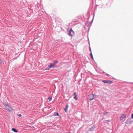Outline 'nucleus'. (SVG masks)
Returning <instances> with one entry per match:
<instances>
[{
  "label": "nucleus",
  "mask_w": 133,
  "mask_h": 133,
  "mask_svg": "<svg viewBox=\"0 0 133 133\" xmlns=\"http://www.w3.org/2000/svg\"><path fill=\"white\" fill-rule=\"evenodd\" d=\"M94 16H93V19L92 20V22L93 21V18H94Z\"/></svg>",
  "instance_id": "nucleus-16"
},
{
  "label": "nucleus",
  "mask_w": 133,
  "mask_h": 133,
  "mask_svg": "<svg viewBox=\"0 0 133 133\" xmlns=\"http://www.w3.org/2000/svg\"><path fill=\"white\" fill-rule=\"evenodd\" d=\"M90 55L91 56V55H92V54H91V52L90 53Z\"/></svg>",
  "instance_id": "nucleus-17"
},
{
  "label": "nucleus",
  "mask_w": 133,
  "mask_h": 133,
  "mask_svg": "<svg viewBox=\"0 0 133 133\" xmlns=\"http://www.w3.org/2000/svg\"><path fill=\"white\" fill-rule=\"evenodd\" d=\"M107 114V112H105V113H103V114L104 115H105L106 114Z\"/></svg>",
  "instance_id": "nucleus-15"
},
{
  "label": "nucleus",
  "mask_w": 133,
  "mask_h": 133,
  "mask_svg": "<svg viewBox=\"0 0 133 133\" xmlns=\"http://www.w3.org/2000/svg\"><path fill=\"white\" fill-rule=\"evenodd\" d=\"M68 105H67L66 108L64 109V110H65V111L66 112H67V111L68 108Z\"/></svg>",
  "instance_id": "nucleus-10"
},
{
  "label": "nucleus",
  "mask_w": 133,
  "mask_h": 133,
  "mask_svg": "<svg viewBox=\"0 0 133 133\" xmlns=\"http://www.w3.org/2000/svg\"><path fill=\"white\" fill-rule=\"evenodd\" d=\"M92 59L94 60V58L93 57L92 55Z\"/></svg>",
  "instance_id": "nucleus-20"
},
{
  "label": "nucleus",
  "mask_w": 133,
  "mask_h": 133,
  "mask_svg": "<svg viewBox=\"0 0 133 133\" xmlns=\"http://www.w3.org/2000/svg\"><path fill=\"white\" fill-rule=\"evenodd\" d=\"M102 81L104 83H108L109 84H111L112 83V81L108 80H103Z\"/></svg>",
  "instance_id": "nucleus-5"
},
{
  "label": "nucleus",
  "mask_w": 133,
  "mask_h": 133,
  "mask_svg": "<svg viewBox=\"0 0 133 133\" xmlns=\"http://www.w3.org/2000/svg\"><path fill=\"white\" fill-rule=\"evenodd\" d=\"M3 104L4 106L5 109L9 112H11L13 111L12 108L8 104L5 102H3Z\"/></svg>",
  "instance_id": "nucleus-1"
},
{
  "label": "nucleus",
  "mask_w": 133,
  "mask_h": 133,
  "mask_svg": "<svg viewBox=\"0 0 133 133\" xmlns=\"http://www.w3.org/2000/svg\"><path fill=\"white\" fill-rule=\"evenodd\" d=\"M92 95H93V96L94 97L93 98H92V100L94 99V98H95L96 97V96L93 94H92Z\"/></svg>",
  "instance_id": "nucleus-12"
},
{
  "label": "nucleus",
  "mask_w": 133,
  "mask_h": 133,
  "mask_svg": "<svg viewBox=\"0 0 133 133\" xmlns=\"http://www.w3.org/2000/svg\"><path fill=\"white\" fill-rule=\"evenodd\" d=\"M90 55L91 56V55H92V54H91V52L90 53Z\"/></svg>",
  "instance_id": "nucleus-18"
},
{
  "label": "nucleus",
  "mask_w": 133,
  "mask_h": 133,
  "mask_svg": "<svg viewBox=\"0 0 133 133\" xmlns=\"http://www.w3.org/2000/svg\"><path fill=\"white\" fill-rule=\"evenodd\" d=\"M89 49H90V51H91V48L90 47H89Z\"/></svg>",
  "instance_id": "nucleus-21"
},
{
  "label": "nucleus",
  "mask_w": 133,
  "mask_h": 133,
  "mask_svg": "<svg viewBox=\"0 0 133 133\" xmlns=\"http://www.w3.org/2000/svg\"><path fill=\"white\" fill-rule=\"evenodd\" d=\"M88 101H89V99H88Z\"/></svg>",
  "instance_id": "nucleus-24"
},
{
  "label": "nucleus",
  "mask_w": 133,
  "mask_h": 133,
  "mask_svg": "<svg viewBox=\"0 0 133 133\" xmlns=\"http://www.w3.org/2000/svg\"><path fill=\"white\" fill-rule=\"evenodd\" d=\"M74 98L76 100H77V95L76 94V92H75L74 94Z\"/></svg>",
  "instance_id": "nucleus-7"
},
{
  "label": "nucleus",
  "mask_w": 133,
  "mask_h": 133,
  "mask_svg": "<svg viewBox=\"0 0 133 133\" xmlns=\"http://www.w3.org/2000/svg\"><path fill=\"white\" fill-rule=\"evenodd\" d=\"M89 100L90 101H91V99H89Z\"/></svg>",
  "instance_id": "nucleus-22"
},
{
  "label": "nucleus",
  "mask_w": 133,
  "mask_h": 133,
  "mask_svg": "<svg viewBox=\"0 0 133 133\" xmlns=\"http://www.w3.org/2000/svg\"><path fill=\"white\" fill-rule=\"evenodd\" d=\"M12 130L15 132H18L17 130L15 128H12Z\"/></svg>",
  "instance_id": "nucleus-9"
},
{
  "label": "nucleus",
  "mask_w": 133,
  "mask_h": 133,
  "mask_svg": "<svg viewBox=\"0 0 133 133\" xmlns=\"http://www.w3.org/2000/svg\"><path fill=\"white\" fill-rule=\"evenodd\" d=\"M2 62V61L1 59H0V63H1Z\"/></svg>",
  "instance_id": "nucleus-19"
},
{
  "label": "nucleus",
  "mask_w": 133,
  "mask_h": 133,
  "mask_svg": "<svg viewBox=\"0 0 133 133\" xmlns=\"http://www.w3.org/2000/svg\"><path fill=\"white\" fill-rule=\"evenodd\" d=\"M54 116H59V115L58 114V113L57 112H55L54 113Z\"/></svg>",
  "instance_id": "nucleus-8"
},
{
  "label": "nucleus",
  "mask_w": 133,
  "mask_h": 133,
  "mask_svg": "<svg viewBox=\"0 0 133 133\" xmlns=\"http://www.w3.org/2000/svg\"><path fill=\"white\" fill-rule=\"evenodd\" d=\"M131 118L133 119V113L132 114Z\"/></svg>",
  "instance_id": "nucleus-13"
},
{
  "label": "nucleus",
  "mask_w": 133,
  "mask_h": 133,
  "mask_svg": "<svg viewBox=\"0 0 133 133\" xmlns=\"http://www.w3.org/2000/svg\"><path fill=\"white\" fill-rule=\"evenodd\" d=\"M58 63V61H54L53 63H51L50 65H48V66L45 69L46 70H49L51 68L55 67L56 64Z\"/></svg>",
  "instance_id": "nucleus-2"
},
{
  "label": "nucleus",
  "mask_w": 133,
  "mask_h": 133,
  "mask_svg": "<svg viewBox=\"0 0 133 133\" xmlns=\"http://www.w3.org/2000/svg\"><path fill=\"white\" fill-rule=\"evenodd\" d=\"M107 75H108V76H109V75L108 74H107Z\"/></svg>",
  "instance_id": "nucleus-23"
},
{
  "label": "nucleus",
  "mask_w": 133,
  "mask_h": 133,
  "mask_svg": "<svg viewBox=\"0 0 133 133\" xmlns=\"http://www.w3.org/2000/svg\"><path fill=\"white\" fill-rule=\"evenodd\" d=\"M133 122V119L132 118H129L126 121L125 123L126 124H131Z\"/></svg>",
  "instance_id": "nucleus-3"
},
{
  "label": "nucleus",
  "mask_w": 133,
  "mask_h": 133,
  "mask_svg": "<svg viewBox=\"0 0 133 133\" xmlns=\"http://www.w3.org/2000/svg\"><path fill=\"white\" fill-rule=\"evenodd\" d=\"M126 115H125V114L123 115L120 118V120L121 121L123 119L126 117Z\"/></svg>",
  "instance_id": "nucleus-6"
},
{
  "label": "nucleus",
  "mask_w": 133,
  "mask_h": 133,
  "mask_svg": "<svg viewBox=\"0 0 133 133\" xmlns=\"http://www.w3.org/2000/svg\"><path fill=\"white\" fill-rule=\"evenodd\" d=\"M74 34V31L71 28L70 29V31L69 32L68 35H69L70 36L72 37L73 36Z\"/></svg>",
  "instance_id": "nucleus-4"
},
{
  "label": "nucleus",
  "mask_w": 133,
  "mask_h": 133,
  "mask_svg": "<svg viewBox=\"0 0 133 133\" xmlns=\"http://www.w3.org/2000/svg\"><path fill=\"white\" fill-rule=\"evenodd\" d=\"M52 99V97H49L48 98V100L49 101H51Z\"/></svg>",
  "instance_id": "nucleus-11"
},
{
  "label": "nucleus",
  "mask_w": 133,
  "mask_h": 133,
  "mask_svg": "<svg viewBox=\"0 0 133 133\" xmlns=\"http://www.w3.org/2000/svg\"><path fill=\"white\" fill-rule=\"evenodd\" d=\"M18 115L19 117H21L22 116V115L21 114H19Z\"/></svg>",
  "instance_id": "nucleus-14"
}]
</instances>
